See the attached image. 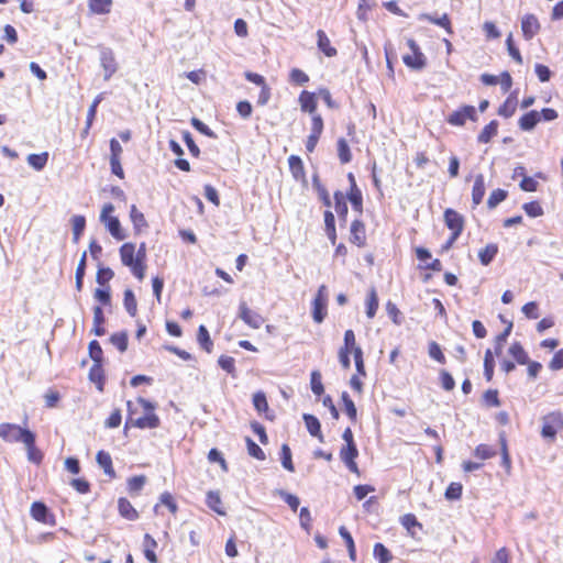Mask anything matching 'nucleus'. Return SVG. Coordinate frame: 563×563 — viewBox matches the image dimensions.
<instances>
[{"instance_id":"f257e3e1","label":"nucleus","mask_w":563,"mask_h":563,"mask_svg":"<svg viewBox=\"0 0 563 563\" xmlns=\"http://www.w3.org/2000/svg\"><path fill=\"white\" fill-rule=\"evenodd\" d=\"M96 48L99 53V63L103 71V80L108 81L118 71L119 63L111 47L99 44Z\"/></svg>"},{"instance_id":"f03ea898","label":"nucleus","mask_w":563,"mask_h":563,"mask_svg":"<svg viewBox=\"0 0 563 563\" xmlns=\"http://www.w3.org/2000/svg\"><path fill=\"white\" fill-rule=\"evenodd\" d=\"M563 429V413L552 411L542 418L541 435L549 441H554L558 432Z\"/></svg>"},{"instance_id":"7ed1b4c3","label":"nucleus","mask_w":563,"mask_h":563,"mask_svg":"<svg viewBox=\"0 0 563 563\" xmlns=\"http://www.w3.org/2000/svg\"><path fill=\"white\" fill-rule=\"evenodd\" d=\"M31 430L13 423H0V438L8 442H21L31 440Z\"/></svg>"},{"instance_id":"20e7f679","label":"nucleus","mask_w":563,"mask_h":563,"mask_svg":"<svg viewBox=\"0 0 563 563\" xmlns=\"http://www.w3.org/2000/svg\"><path fill=\"white\" fill-rule=\"evenodd\" d=\"M407 45L410 48V51L412 52V55H404L402 56L404 64L408 68L413 69V70L423 69L427 65V58H426L424 54L421 52L418 43L412 38H408Z\"/></svg>"},{"instance_id":"39448f33","label":"nucleus","mask_w":563,"mask_h":563,"mask_svg":"<svg viewBox=\"0 0 563 563\" xmlns=\"http://www.w3.org/2000/svg\"><path fill=\"white\" fill-rule=\"evenodd\" d=\"M126 406H128L129 417L125 422V429L129 427H136L140 429H155V428L159 427L161 420L157 415L146 413L143 417L133 419L132 415L134 411L132 410V402L128 401Z\"/></svg>"},{"instance_id":"423d86ee","label":"nucleus","mask_w":563,"mask_h":563,"mask_svg":"<svg viewBox=\"0 0 563 563\" xmlns=\"http://www.w3.org/2000/svg\"><path fill=\"white\" fill-rule=\"evenodd\" d=\"M328 305V288L325 285H321L318 292L312 301V319L317 323L323 322L327 316Z\"/></svg>"},{"instance_id":"0eeeda50","label":"nucleus","mask_w":563,"mask_h":563,"mask_svg":"<svg viewBox=\"0 0 563 563\" xmlns=\"http://www.w3.org/2000/svg\"><path fill=\"white\" fill-rule=\"evenodd\" d=\"M477 121V113L474 106L465 104L453 111L446 119L448 123L454 126H462L466 120Z\"/></svg>"},{"instance_id":"6e6552de","label":"nucleus","mask_w":563,"mask_h":563,"mask_svg":"<svg viewBox=\"0 0 563 563\" xmlns=\"http://www.w3.org/2000/svg\"><path fill=\"white\" fill-rule=\"evenodd\" d=\"M30 512L32 518L41 523L48 526H55L56 523L55 516L43 501H34L31 505Z\"/></svg>"},{"instance_id":"1a4fd4ad","label":"nucleus","mask_w":563,"mask_h":563,"mask_svg":"<svg viewBox=\"0 0 563 563\" xmlns=\"http://www.w3.org/2000/svg\"><path fill=\"white\" fill-rule=\"evenodd\" d=\"M239 318L253 329H260L264 323L263 317L250 309L245 301H241L239 305Z\"/></svg>"},{"instance_id":"9d476101","label":"nucleus","mask_w":563,"mask_h":563,"mask_svg":"<svg viewBox=\"0 0 563 563\" xmlns=\"http://www.w3.org/2000/svg\"><path fill=\"white\" fill-rule=\"evenodd\" d=\"M445 225L454 232L455 236H460L464 229V218L454 209L448 208L444 211Z\"/></svg>"},{"instance_id":"9b49d317","label":"nucleus","mask_w":563,"mask_h":563,"mask_svg":"<svg viewBox=\"0 0 563 563\" xmlns=\"http://www.w3.org/2000/svg\"><path fill=\"white\" fill-rule=\"evenodd\" d=\"M522 35L530 41L540 30V23L534 14H526L521 19Z\"/></svg>"},{"instance_id":"f8f14e48","label":"nucleus","mask_w":563,"mask_h":563,"mask_svg":"<svg viewBox=\"0 0 563 563\" xmlns=\"http://www.w3.org/2000/svg\"><path fill=\"white\" fill-rule=\"evenodd\" d=\"M419 20H426L432 24L443 27L449 35L454 33L450 18L446 13H443L441 16H437L430 13H422L419 15Z\"/></svg>"},{"instance_id":"ddd939ff","label":"nucleus","mask_w":563,"mask_h":563,"mask_svg":"<svg viewBox=\"0 0 563 563\" xmlns=\"http://www.w3.org/2000/svg\"><path fill=\"white\" fill-rule=\"evenodd\" d=\"M302 419L310 435L317 438L320 442H324L319 419L310 413H303Z\"/></svg>"},{"instance_id":"4468645a","label":"nucleus","mask_w":563,"mask_h":563,"mask_svg":"<svg viewBox=\"0 0 563 563\" xmlns=\"http://www.w3.org/2000/svg\"><path fill=\"white\" fill-rule=\"evenodd\" d=\"M119 252L121 262L124 266L129 267L139 262V258L135 254V245L133 243L126 242L122 244Z\"/></svg>"},{"instance_id":"2eb2a0df","label":"nucleus","mask_w":563,"mask_h":563,"mask_svg":"<svg viewBox=\"0 0 563 563\" xmlns=\"http://www.w3.org/2000/svg\"><path fill=\"white\" fill-rule=\"evenodd\" d=\"M351 238L350 241L358 246L365 244V225L364 223L356 219L351 223Z\"/></svg>"},{"instance_id":"dca6fc26","label":"nucleus","mask_w":563,"mask_h":563,"mask_svg":"<svg viewBox=\"0 0 563 563\" xmlns=\"http://www.w3.org/2000/svg\"><path fill=\"white\" fill-rule=\"evenodd\" d=\"M253 405L258 413H265L266 419H268V420L274 419V415H272L269 411V407H268V402H267L265 393L256 391L253 395Z\"/></svg>"},{"instance_id":"f3484780","label":"nucleus","mask_w":563,"mask_h":563,"mask_svg":"<svg viewBox=\"0 0 563 563\" xmlns=\"http://www.w3.org/2000/svg\"><path fill=\"white\" fill-rule=\"evenodd\" d=\"M317 45L318 48L327 56V57H333L338 54V51L335 47H333L330 43V40L324 31L318 30L317 31Z\"/></svg>"},{"instance_id":"a211bd4d","label":"nucleus","mask_w":563,"mask_h":563,"mask_svg":"<svg viewBox=\"0 0 563 563\" xmlns=\"http://www.w3.org/2000/svg\"><path fill=\"white\" fill-rule=\"evenodd\" d=\"M36 435L31 432V440L24 441L23 444L26 446L27 460L34 464H41L43 461V453L35 446Z\"/></svg>"},{"instance_id":"6ab92c4d","label":"nucleus","mask_w":563,"mask_h":563,"mask_svg":"<svg viewBox=\"0 0 563 563\" xmlns=\"http://www.w3.org/2000/svg\"><path fill=\"white\" fill-rule=\"evenodd\" d=\"M540 122V114L536 110L526 112L518 121V125L522 131H532Z\"/></svg>"},{"instance_id":"aec40b11","label":"nucleus","mask_w":563,"mask_h":563,"mask_svg":"<svg viewBox=\"0 0 563 563\" xmlns=\"http://www.w3.org/2000/svg\"><path fill=\"white\" fill-rule=\"evenodd\" d=\"M118 510L120 516L126 520L134 521L139 519V512L135 510L132 504L124 497L119 498Z\"/></svg>"},{"instance_id":"412c9836","label":"nucleus","mask_w":563,"mask_h":563,"mask_svg":"<svg viewBox=\"0 0 563 563\" xmlns=\"http://www.w3.org/2000/svg\"><path fill=\"white\" fill-rule=\"evenodd\" d=\"M96 461L98 465L103 470L104 474L109 477H115V471L112 465V459L110 454L106 451H99L96 455Z\"/></svg>"},{"instance_id":"4be33fe9","label":"nucleus","mask_w":563,"mask_h":563,"mask_svg":"<svg viewBox=\"0 0 563 563\" xmlns=\"http://www.w3.org/2000/svg\"><path fill=\"white\" fill-rule=\"evenodd\" d=\"M89 379L95 383L97 388L102 391L104 385L103 363H93L89 369Z\"/></svg>"},{"instance_id":"5701e85b","label":"nucleus","mask_w":563,"mask_h":563,"mask_svg":"<svg viewBox=\"0 0 563 563\" xmlns=\"http://www.w3.org/2000/svg\"><path fill=\"white\" fill-rule=\"evenodd\" d=\"M289 170L296 180H305V167L301 158L297 155H290L288 158Z\"/></svg>"},{"instance_id":"b1692460","label":"nucleus","mask_w":563,"mask_h":563,"mask_svg":"<svg viewBox=\"0 0 563 563\" xmlns=\"http://www.w3.org/2000/svg\"><path fill=\"white\" fill-rule=\"evenodd\" d=\"M485 196V179L482 174L475 177L474 186L472 189V201L475 206H478Z\"/></svg>"},{"instance_id":"393cba45","label":"nucleus","mask_w":563,"mask_h":563,"mask_svg":"<svg viewBox=\"0 0 563 563\" xmlns=\"http://www.w3.org/2000/svg\"><path fill=\"white\" fill-rule=\"evenodd\" d=\"M157 548V542L148 534L146 533L144 536L143 541V552L144 556L150 563H157V558L155 554V549Z\"/></svg>"},{"instance_id":"a878e982","label":"nucleus","mask_w":563,"mask_h":563,"mask_svg":"<svg viewBox=\"0 0 563 563\" xmlns=\"http://www.w3.org/2000/svg\"><path fill=\"white\" fill-rule=\"evenodd\" d=\"M106 321L103 310L100 306L93 307V328L91 332L97 336H102L106 333V329L103 328V323Z\"/></svg>"},{"instance_id":"bb28decb","label":"nucleus","mask_w":563,"mask_h":563,"mask_svg":"<svg viewBox=\"0 0 563 563\" xmlns=\"http://www.w3.org/2000/svg\"><path fill=\"white\" fill-rule=\"evenodd\" d=\"M498 125L499 123L497 120H492L478 134L477 142L483 144L490 142V140L497 134Z\"/></svg>"},{"instance_id":"cd10ccee","label":"nucleus","mask_w":563,"mask_h":563,"mask_svg":"<svg viewBox=\"0 0 563 563\" xmlns=\"http://www.w3.org/2000/svg\"><path fill=\"white\" fill-rule=\"evenodd\" d=\"M509 354L516 360V362L520 365H526L529 363V355L525 351L523 346L520 342H514L509 350Z\"/></svg>"},{"instance_id":"c85d7f7f","label":"nucleus","mask_w":563,"mask_h":563,"mask_svg":"<svg viewBox=\"0 0 563 563\" xmlns=\"http://www.w3.org/2000/svg\"><path fill=\"white\" fill-rule=\"evenodd\" d=\"M498 253V245L495 243L487 244L478 252V258L482 265H489Z\"/></svg>"},{"instance_id":"c756f323","label":"nucleus","mask_w":563,"mask_h":563,"mask_svg":"<svg viewBox=\"0 0 563 563\" xmlns=\"http://www.w3.org/2000/svg\"><path fill=\"white\" fill-rule=\"evenodd\" d=\"M197 341L201 349H203L206 352L210 353L212 351L213 342L210 338L208 329L203 324L199 325L198 328Z\"/></svg>"},{"instance_id":"7c9ffc66","label":"nucleus","mask_w":563,"mask_h":563,"mask_svg":"<svg viewBox=\"0 0 563 563\" xmlns=\"http://www.w3.org/2000/svg\"><path fill=\"white\" fill-rule=\"evenodd\" d=\"M299 102L301 106V110L312 113L317 108V101L314 98V93L303 90L299 96Z\"/></svg>"},{"instance_id":"2f4dec72","label":"nucleus","mask_w":563,"mask_h":563,"mask_svg":"<svg viewBox=\"0 0 563 563\" xmlns=\"http://www.w3.org/2000/svg\"><path fill=\"white\" fill-rule=\"evenodd\" d=\"M48 156L49 155L47 152H43L40 154H30V155H27L26 161L31 167H33L35 170L40 172V170L44 169V167L46 166Z\"/></svg>"},{"instance_id":"473e14b6","label":"nucleus","mask_w":563,"mask_h":563,"mask_svg":"<svg viewBox=\"0 0 563 563\" xmlns=\"http://www.w3.org/2000/svg\"><path fill=\"white\" fill-rule=\"evenodd\" d=\"M110 343L114 345L121 353L128 350L129 335L126 331H120L113 333L110 339Z\"/></svg>"},{"instance_id":"72a5a7b5","label":"nucleus","mask_w":563,"mask_h":563,"mask_svg":"<svg viewBox=\"0 0 563 563\" xmlns=\"http://www.w3.org/2000/svg\"><path fill=\"white\" fill-rule=\"evenodd\" d=\"M207 506L219 515H224L225 511L221 508V497L218 492L209 490L206 498Z\"/></svg>"},{"instance_id":"f704fd0d","label":"nucleus","mask_w":563,"mask_h":563,"mask_svg":"<svg viewBox=\"0 0 563 563\" xmlns=\"http://www.w3.org/2000/svg\"><path fill=\"white\" fill-rule=\"evenodd\" d=\"M71 227H73V241L75 243H78V241L86 228V218L84 216H74L71 218Z\"/></svg>"},{"instance_id":"c9c22d12","label":"nucleus","mask_w":563,"mask_h":563,"mask_svg":"<svg viewBox=\"0 0 563 563\" xmlns=\"http://www.w3.org/2000/svg\"><path fill=\"white\" fill-rule=\"evenodd\" d=\"M378 309V296L375 288H371L366 299V316L373 319Z\"/></svg>"},{"instance_id":"e433bc0d","label":"nucleus","mask_w":563,"mask_h":563,"mask_svg":"<svg viewBox=\"0 0 563 563\" xmlns=\"http://www.w3.org/2000/svg\"><path fill=\"white\" fill-rule=\"evenodd\" d=\"M89 9L96 14L109 13L112 5V0H89Z\"/></svg>"},{"instance_id":"4c0bfd02","label":"nucleus","mask_w":563,"mask_h":563,"mask_svg":"<svg viewBox=\"0 0 563 563\" xmlns=\"http://www.w3.org/2000/svg\"><path fill=\"white\" fill-rule=\"evenodd\" d=\"M346 198L352 205L353 210L362 213L363 211V196L362 191L358 188H350V191L346 195Z\"/></svg>"},{"instance_id":"58836bf2","label":"nucleus","mask_w":563,"mask_h":563,"mask_svg":"<svg viewBox=\"0 0 563 563\" xmlns=\"http://www.w3.org/2000/svg\"><path fill=\"white\" fill-rule=\"evenodd\" d=\"M130 219H131L134 230L136 232H139L142 228L147 227V222H146L144 214L137 210L135 205L131 206Z\"/></svg>"},{"instance_id":"ea45409f","label":"nucleus","mask_w":563,"mask_h":563,"mask_svg":"<svg viewBox=\"0 0 563 563\" xmlns=\"http://www.w3.org/2000/svg\"><path fill=\"white\" fill-rule=\"evenodd\" d=\"M109 233L118 241L125 239V234L122 231L120 220L118 218L109 219L104 224Z\"/></svg>"},{"instance_id":"a19ab883","label":"nucleus","mask_w":563,"mask_h":563,"mask_svg":"<svg viewBox=\"0 0 563 563\" xmlns=\"http://www.w3.org/2000/svg\"><path fill=\"white\" fill-rule=\"evenodd\" d=\"M338 156L342 164H347L352 159L350 146L343 137L338 140Z\"/></svg>"},{"instance_id":"79ce46f5","label":"nucleus","mask_w":563,"mask_h":563,"mask_svg":"<svg viewBox=\"0 0 563 563\" xmlns=\"http://www.w3.org/2000/svg\"><path fill=\"white\" fill-rule=\"evenodd\" d=\"M123 305H124L126 312L131 317H135L136 311H137V303H136L134 292L131 289H126L124 291Z\"/></svg>"},{"instance_id":"37998d69","label":"nucleus","mask_w":563,"mask_h":563,"mask_svg":"<svg viewBox=\"0 0 563 563\" xmlns=\"http://www.w3.org/2000/svg\"><path fill=\"white\" fill-rule=\"evenodd\" d=\"M280 462L284 468L289 472L295 471V466L292 463L291 450L288 444L284 443L280 449Z\"/></svg>"},{"instance_id":"c03bdc74","label":"nucleus","mask_w":563,"mask_h":563,"mask_svg":"<svg viewBox=\"0 0 563 563\" xmlns=\"http://www.w3.org/2000/svg\"><path fill=\"white\" fill-rule=\"evenodd\" d=\"M339 532H340V536L344 539V541L346 543V548H347L349 556H350L351 561H355L356 560V551H355V544H354L351 533L347 531V529L345 527H340Z\"/></svg>"},{"instance_id":"a18cd8bd","label":"nucleus","mask_w":563,"mask_h":563,"mask_svg":"<svg viewBox=\"0 0 563 563\" xmlns=\"http://www.w3.org/2000/svg\"><path fill=\"white\" fill-rule=\"evenodd\" d=\"M508 196V192L504 189H495L490 192L487 199V207L489 209L496 208L500 202H503Z\"/></svg>"},{"instance_id":"49530a36","label":"nucleus","mask_w":563,"mask_h":563,"mask_svg":"<svg viewBox=\"0 0 563 563\" xmlns=\"http://www.w3.org/2000/svg\"><path fill=\"white\" fill-rule=\"evenodd\" d=\"M89 356L93 363H103V351L97 340H92L88 345Z\"/></svg>"},{"instance_id":"de8ad7c7","label":"nucleus","mask_w":563,"mask_h":563,"mask_svg":"<svg viewBox=\"0 0 563 563\" xmlns=\"http://www.w3.org/2000/svg\"><path fill=\"white\" fill-rule=\"evenodd\" d=\"M341 398L344 405L345 413L352 421H356L357 410L354 401L351 399L346 391L342 393Z\"/></svg>"},{"instance_id":"09e8293b","label":"nucleus","mask_w":563,"mask_h":563,"mask_svg":"<svg viewBox=\"0 0 563 563\" xmlns=\"http://www.w3.org/2000/svg\"><path fill=\"white\" fill-rule=\"evenodd\" d=\"M276 494L289 506V508L292 511H297V509L300 505V500L296 495L290 494L283 489H277Z\"/></svg>"},{"instance_id":"8fccbe9b","label":"nucleus","mask_w":563,"mask_h":563,"mask_svg":"<svg viewBox=\"0 0 563 563\" xmlns=\"http://www.w3.org/2000/svg\"><path fill=\"white\" fill-rule=\"evenodd\" d=\"M373 553L379 563H388L391 560L389 550L383 543H376Z\"/></svg>"},{"instance_id":"3c124183","label":"nucleus","mask_w":563,"mask_h":563,"mask_svg":"<svg viewBox=\"0 0 563 563\" xmlns=\"http://www.w3.org/2000/svg\"><path fill=\"white\" fill-rule=\"evenodd\" d=\"M511 329H512V323L510 322L508 324V327L501 332L499 333L497 336H496V340H495V354L497 356H500L501 353H503V347H504V344L505 342L507 341L510 332H511Z\"/></svg>"},{"instance_id":"603ef678","label":"nucleus","mask_w":563,"mask_h":563,"mask_svg":"<svg viewBox=\"0 0 563 563\" xmlns=\"http://www.w3.org/2000/svg\"><path fill=\"white\" fill-rule=\"evenodd\" d=\"M245 442H246L247 453L252 457H254L258 461H264L266 459L264 451L251 438L246 437Z\"/></svg>"},{"instance_id":"864d4df0","label":"nucleus","mask_w":563,"mask_h":563,"mask_svg":"<svg viewBox=\"0 0 563 563\" xmlns=\"http://www.w3.org/2000/svg\"><path fill=\"white\" fill-rule=\"evenodd\" d=\"M497 454L496 450L487 444H479L474 450V455L481 460H488Z\"/></svg>"},{"instance_id":"5fc2aeb1","label":"nucleus","mask_w":563,"mask_h":563,"mask_svg":"<svg viewBox=\"0 0 563 563\" xmlns=\"http://www.w3.org/2000/svg\"><path fill=\"white\" fill-rule=\"evenodd\" d=\"M358 456V450L355 443L345 444L340 450L342 461L355 460Z\"/></svg>"},{"instance_id":"6e6d98bb","label":"nucleus","mask_w":563,"mask_h":563,"mask_svg":"<svg viewBox=\"0 0 563 563\" xmlns=\"http://www.w3.org/2000/svg\"><path fill=\"white\" fill-rule=\"evenodd\" d=\"M311 390L314 395L320 396L324 391L323 384L321 382V374L318 371H313L310 377Z\"/></svg>"},{"instance_id":"4d7b16f0","label":"nucleus","mask_w":563,"mask_h":563,"mask_svg":"<svg viewBox=\"0 0 563 563\" xmlns=\"http://www.w3.org/2000/svg\"><path fill=\"white\" fill-rule=\"evenodd\" d=\"M463 486L460 483H451L444 493L448 500H457L462 496Z\"/></svg>"},{"instance_id":"13d9d810","label":"nucleus","mask_w":563,"mask_h":563,"mask_svg":"<svg viewBox=\"0 0 563 563\" xmlns=\"http://www.w3.org/2000/svg\"><path fill=\"white\" fill-rule=\"evenodd\" d=\"M428 353L431 358H433L434 361H437L441 364H444L446 361L445 356L441 350V346L434 341L429 343Z\"/></svg>"},{"instance_id":"bf43d9fd","label":"nucleus","mask_w":563,"mask_h":563,"mask_svg":"<svg viewBox=\"0 0 563 563\" xmlns=\"http://www.w3.org/2000/svg\"><path fill=\"white\" fill-rule=\"evenodd\" d=\"M522 209L527 216L531 218L541 217L543 214V208L538 201L526 202L523 203Z\"/></svg>"},{"instance_id":"052dcab7","label":"nucleus","mask_w":563,"mask_h":563,"mask_svg":"<svg viewBox=\"0 0 563 563\" xmlns=\"http://www.w3.org/2000/svg\"><path fill=\"white\" fill-rule=\"evenodd\" d=\"M114 276V273L113 271L110 268V267H100L98 268V272H97V276H96V282L100 285V286H104L106 284H108V282L110 279H112Z\"/></svg>"},{"instance_id":"680f3d73","label":"nucleus","mask_w":563,"mask_h":563,"mask_svg":"<svg viewBox=\"0 0 563 563\" xmlns=\"http://www.w3.org/2000/svg\"><path fill=\"white\" fill-rule=\"evenodd\" d=\"M218 364L228 374H235V361L233 357L228 355H221L218 360Z\"/></svg>"},{"instance_id":"e2e57ef3","label":"nucleus","mask_w":563,"mask_h":563,"mask_svg":"<svg viewBox=\"0 0 563 563\" xmlns=\"http://www.w3.org/2000/svg\"><path fill=\"white\" fill-rule=\"evenodd\" d=\"M146 477L144 475H137L129 478L128 488L130 493H139L145 485Z\"/></svg>"},{"instance_id":"0e129e2a","label":"nucleus","mask_w":563,"mask_h":563,"mask_svg":"<svg viewBox=\"0 0 563 563\" xmlns=\"http://www.w3.org/2000/svg\"><path fill=\"white\" fill-rule=\"evenodd\" d=\"M190 122H191V125L197 131H199L201 134H203V135H206L208 137H211V139H216L217 137V134L207 124H205L201 120H199L198 118H192Z\"/></svg>"},{"instance_id":"69168bd1","label":"nucleus","mask_w":563,"mask_h":563,"mask_svg":"<svg viewBox=\"0 0 563 563\" xmlns=\"http://www.w3.org/2000/svg\"><path fill=\"white\" fill-rule=\"evenodd\" d=\"M386 311L395 324L400 325L402 323L401 312L394 302L388 301L386 303Z\"/></svg>"},{"instance_id":"338daca9","label":"nucleus","mask_w":563,"mask_h":563,"mask_svg":"<svg viewBox=\"0 0 563 563\" xmlns=\"http://www.w3.org/2000/svg\"><path fill=\"white\" fill-rule=\"evenodd\" d=\"M289 77L291 82L299 86H302L309 81L308 75L299 68L291 69Z\"/></svg>"},{"instance_id":"774afa93","label":"nucleus","mask_w":563,"mask_h":563,"mask_svg":"<svg viewBox=\"0 0 563 563\" xmlns=\"http://www.w3.org/2000/svg\"><path fill=\"white\" fill-rule=\"evenodd\" d=\"M552 371H560L563 368V349L556 351L549 363Z\"/></svg>"}]
</instances>
